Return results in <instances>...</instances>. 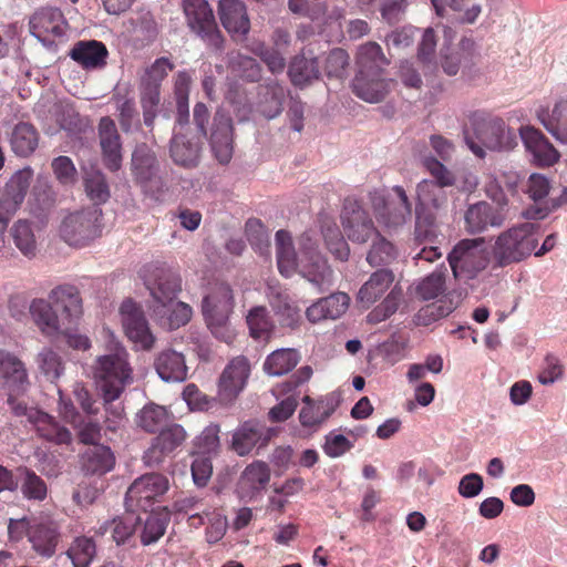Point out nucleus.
<instances>
[{"instance_id":"f257e3e1","label":"nucleus","mask_w":567,"mask_h":567,"mask_svg":"<svg viewBox=\"0 0 567 567\" xmlns=\"http://www.w3.org/2000/svg\"><path fill=\"white\" fill-rule=\"evenodd\" d=\"M102 333L107 342V352L96 357L91 373L102 400L110 402L120 399L133 382V369L128 362V352L114 333L109 328H103Z\"/></svg>"},{"instance_id":"f03ea898","label":"nucleus","mask_w":567,"mask_h":567,"mask_svg":"<svg viewBox=\"0 0 567 567\" xmlns=\"http://www.w3.org/2000/svg\"><path fill=\"white\" fill-rule=\"evenodd\" d=\"M538 245V226L533 223L514 225L499 233L492 245V259L504 268L528 258Z\"/></svg>"},{"instance_id":"7ed1b4c3","label":"nucleus","mask_w":567,"mask_h":567,"mask_svg":"<svg viewBox=\"0 0 567 567\" xmlns=\"http://www.w3.org/2000/svg\"><path fill=\"white\" fill-rule=\"evenodd\" d=\"M468 120L480 144L471 140H466V143L477 157L485 156L484 148L502 152L516 147V133L503 118L484 111H474L468 115Z\"/></svg>"},{"instance_id":"20e7f679","label":"nucleus","mask_w":567,"mask_h":567,"mask_svg":"<svg viewBox=\"0 0 567 567\" xmlns=\"http://www.w3.org/2000/svg\"><path fill=\"white\" fill-rule=\"evenodd\" d=\"M173 69L174 64L163 56L145 68L140 76L138 92L143 122L151 131H153L155 118L159 113L161 84Z\"/></svg>"},{"instance_id":"39448f33","label":"nucleus","mask_w":567,"mask_h":567,"mask_svg":"<svg viewBox=\"0 0 567 567\" xmlns=\"http://www.w3.org/2000/svg\"><path fill=\"white\" fill-rule=\"evenodd\" d=\"M60 237L73 247H84L102 234V209L97 205L68 214L59 228Z\"/></svg>"},{"instance_id":"423d86ee","label":"nucleus","mask_w":567,"mask_h":567,"mask_svg":"<svg viewBox=\"0 0 567 567\" xmlns=\"http://www.w3.org/2000/svg\"><path fill=\"white\" fill-rule=\"evenodd\" d=\"M144 284L153 299L155 315H164L165 309L182 290V279L177 271L164 264H150L143 269Z\"/></svg>"},{"instance_id":"0eeeda50","label":"nucleus","mask_w":567,"mask_h":567,"mask_svg":"<svg viewBox=\"0 0 567 567\" xmlns=\"http://www.w3.org/2000/svg\"><path fill=\"white\" fill-rule=\"evenodd\" d=\"M296 272L319 292L333 284V270L319 251L318 244L308 234L299 239V264Z\"/></svg>"},{"instance_id":"6e6552de","label":"nucleus","mask_w":567,"mask_h":567,"mask_svg":"<svg viewBox=\"0 0 567 567\" xmlns=\"http://www.w3.org/2000/svg\"><path fill=\"white\" fill-rule=\"evenodd\" d=\"M415 218L417 226L434 227L447 216L449 197L445 188L430 179L416 185Z\"/></svg>"},{"instance_id":"1a4fd4ad","label":"nucleus","mask_w":567,"mask_h":567,"mask_svg":"<svg viewBox=\"0 0 567 567\" xmlns=\"http://www.w3.org/2000/svg\"><path fill=\"white\" fill-rule=\"evenodd\" d=\"M447 259L455 278H475L486 269L489 261L485 239L480 237L461 240L449 254Z\"/></svg>"},{"instance_id":"9d476101","label":"nucleus","mask_w":567,"mask_h":567,"mask_svg":"<svg viewBox=\"0 0 567 567\" xmlns=\"http://www.w3.org/2000/svg\"><path fill=\"white\" fill-rule=\"evenodd\" d=\"M371 204L380 221L388 227H399L411 219L412 204L402 186H394L388 197L373 193Z\"/></svg>"},{"instance_id":"9b49d317","label":"nucleus","mask_w":567,"mask_h":567,"mask_svg":"<svg viewBox=\"0 0 567 567\" xmlns=\"http://www.w3.org/2000/svg\"><path fill=\"white\" fill-rule=\"evenodd\" d=\"M168 478L159 473L145 474L137 477L128 487L125 503L132 511L147 512L155 502L168 491Z\"/></svg>"},{"instance_id":"f8f14e48","label":"nucleus","mask_w":567,"mask_h":567,"mask_svg":"<svg viewBox=\"0 0 567 567\" xmlns=\"http://www.w3.org/2000/svg\"><path fill=\"white\" fill-rule=\"evenodd\" d=\"M343 233L355 244H365L378 237V230L369 213L357 202L347 199L341 213Z\"/></svg>"},{"instance_id":"ddd939ff","label":"nucleus","mask_w":567,"mask_h":567,"mask_svg":"<svg viewBox=\"0 0 567 567\" xmlns=\"http://www.w3.org/2000/svg\"><path fill=\"white\" fill-rule=\"evenodd\" d=\"M120 316L125 334L136 349L151 350L154 346L155 337L151 332L142 308L131 299H127L120 307Z\"/></svg>"},{"instance_id":"4468645a","label":"nucleus","mask_w":567,"mask_h":567,"mask_svg":"<svg viewBox=\"0 0 567 567\" xmlns=\"http://www.w3.org/2000/svg\"><path fill=\"white\" fill-rule=\"evenodd\" d=\"M183 9L188 27L203 39H208L217 49L221 45V37L212 8L206 0H184Z\"/></svg>"},{"instance_id":"2eb2a0df","label":"nucleus","mask_w":567,"mask_h":567,"mask_svg":"<svg viewBox=\"0 0 567 567\" xmlns=\"http://www.w3.org/2000/svg\"><path fill=\"white\" fill-rule=\"evenodd\" d=\"M32 179L30 169H22L11 176L0 188V223L9 225L22 205Z\"/></svg>"},{"instance_id":"dca6fc26","label":"nucleus","mask_w":567,"mask_h":567,"mask_svg":"<svg viewBox=\"0 0 567 567\" xmlns=\"http://www.w3.org/2000/svg\"><path fill=\"white\" fill-rule=\"evenodd\" d=\"M30 32L45 47H50L64 37L68 23L56 8H41L29 21Z\"/></svg>"},{"instance_id":"f3484780","label":"nucleus","mask_w":567,"mask_h":567,"mask_svg":"<svg viewBox=\"0 0 567 567\" xmlns=\"http://www.w3.org/2000/svg\"><path fill=\"white\" fill-rule=\"evenodd\" d=\"M277 434L274 427H267L257 421L241 423L233 433L230 447L239 456L249 455L255 449L268 445Z\"/></svg>"},{"instance_id":"a211bd4d","label":"nucleus","mask_w":567,"mask_h":567,"mask_svg":"<svg viewBox=\"0 0 567 567\" xmlns=\"http://www.w3.org/2000/svg\"><path fill=\"white\" fill-rule=\"evenodd\" d=\"M464 229L472 235L482 234L488 228H499L508 219L503 208H496L486 200L471 204L464 212Z\"/></svg>"},{"instance_id":"6ab92c4d","label":"nucleus","mask_w":567,"mask_h":567,"mask_svg":"<svg viewBox=\"0 0 567 567\" xmlns=\"http://www.w3.org/2000/svg\"><path fill=\"white\" fill-rule=\"evenodd\" d=\"M186 431L179 424L173 423L163 427L151 445L144 452L143 461L150 467L159 466L186 440Z\"/></svg>"},{"instance_id":"aec40b11","label":"nucleus","mask_w":567,"mask_h":567,"mask_svg":"<svg viewBox=\"0 0 567 567\" xmlns=\"http://www.w3.org/2000/svg\"><path fill=\"white\" fill-rule=\"evenodd\" d=\"M250 373V365L245 357L234 358L224 369L218 381V399L225 404H231L244 390Z\"/></svg>"},{"instance_id":"412c9836","label":"nucleus","mask_w":567,"mask_h":567,"mask_svg":"<svg viewBox=\"0 0 567 567\" xmlns=\"http://www.w3.org/2000/svg\"><path fill=\"white\" fill-rule=\"evenodd\" d=\"M132 169L135 178L147 193L161 190L164 182L157 176L158 163L154 152L146 145L140 144L132 155Z\"/></svg>"},{"instance_id":"4be33fe9","label":"nucleus","mask_w":567,"mask_h":567,"mask_svg":"<svg viewBox=\"0 0 567 567\" xmlns=\"http://www.w3.org/2000/svg\"><path fill=\"white\" fill-rule=\"evenodd\" d=\"M48 299L69 324L74 327L83 315V300L80 290L69 284L54 287L48 296Z\"/></svg>"},{"instance_id":"5701e85b","label":"nucleus","mask_w":567,"mask_h":567,"mask_svg":"<svg viewBox=\"0 0 567 567\" xmlns=\"http://www.w3.org/2000/svg\"><path fill=\"white\" fill-rule=\"evenodd\" d=\"M519 136L536 165L549 167L559 161V152L538 128L529 125L522 126Z\"/></svg>"},{"instance_id":"b1692460","label":"nucleus","mask_w":567,"mask_h":567,"mask_svg":"<svg viewBox=\"0 0 567 567\" xmlns=\"http://www.w3.org/2000/svg\"><path fill=\"white\" fill-rule=\"evenodd\" d=\"M0 386L8 392L23 393L29 386L24 363L13 353L0 349Z\"/></svg>"},{"instance_id":"393cba45","label":"nucleus","mask_w":567,"mask_h":567,"mask_svg":"<svg viewBox=\"0 0 567 567\" xmlns=\"http://www.w3.org/2000/svg\"><path fill=\"white\" fill-rule=\"evenodd\" d=\"M97 130L104 164L109 169L117 171L122 163V142L115 122L103 116Z\"/></svg>"},{"instance_id":"a878e982","label":"nucleus","mask_w":567,"mask_h":567,"mask_svg":"<svg viewBox=\"0 0 567 567\" xmlns=\"http://www.w3.org/2000/svg\"><path fill=\"white\" fill-rule=\"evenodd\" d=\"M29 310L33 322L43 334L56 337L71 329L49 299L32 300Z\"/></svg>"},{"instance_id":"bb28decb","label":"nucleus","mask_w":567,"mask_h":567,"mask_svg":"<svg viewBox=\"0 0 567 567\" xmlns=\"http://www.w3.org/2000/svg\"><path fill=\"white\" fill-rule=\"evenodd\" d=\"M210 145L215 157L220 164H227L233 157V121L223 111L214 116Z\"/></svg>"},{"instance_id":"cd10ccee","label":"nucleus","mask_w":567,"mask_h":567,"mask_svg":"<svg viewBox=\"0 0 567 567\" xmlns=\"http://www.w3.org/2000/svg\"><path fill=\"white\" fill-rule=\"evenodd\" d=\"M391 84L392 81L383 73H357L352 81V91L368 103H379L389 94Z\"/></svg>"},{"instance_id":"c85d7f7f","label":"nucleus","mask_w":567,"mask_h":567,"mask_svg":"<svg viewBox=\"0 0 567 567\" xmlns=\"http://www.w3.org/2000/svg\"><path fill=\"white\" fill-rule=\"evenodd\" d=\"M535 115L557 142L567 144V99L556 101L551 107H538Z\"/></svg>"},{"instance_id":"c756f323","label":"nucleus","mask_w":567,"mask_h":567,"mask_svg":"<svg viewBox=\"0 0 567 567\" xmlns=\"http://www.w3.org/2000/svg\"><path fill=\"white\" fill-rule=\"evenodd\" d=\"M350 297L344 292H334L313 302L306 310L307 319L317 323L323 320H336L348 310Z\"/></svg>"},{"instance_id":"7c9ffc66","label":"nucleus","mask_w":567,"mask_h":567,"mask_svg":"<svg viewBox=\"0 0 567 567\" xmlns=\"http://www.w3.org/2000/svg\"><path fill=\"white\" fill-rule=\"evenodd\" d=\"M219 19L223 27L233 35L245 37L250 29L246 6L240 0H221Z\"/></svg>"},{"instance_id":"2f4dec72","label":"nucleus","mask_w":567,"mask_h":567,"mask_svg":"<svg viewBox=\"0 0 567 567\" xmlns=\"http://www.w3.org/2000/svg\"><path fill=\"white\" fill-rule=\"evenodd\" d=\"M29 540L33 549L42 556L51 557L58 545L59 534L56 524L49 519H34L28 529Z\"/></svg>"},{"instance_id":"473e14b6","label":"nucleus","mask_w":567,"mask_h":567,"mask_svg":"<svg viewBox=\"0 0 567 567\" xmlns=\"http://www.w3.org/2000/svg\"><path fill=\"white\" fill-rule=\"evenodd\" d=\"M154 367L165 382H182L187 378L188 368L185 357L173 349L161 351L155 359Z\"/></svg>"},{"instance_id":"72a5a7b5","label":"nucleus","mask_w":567,"mask_h":567,"mask_svg":"<svg viewBox=\"0 0 567 567\" xmlns=\"http://www.w3.org/2000/svg\"><path fill=\"white\" fill-rule=\"evenodd\" d=\"M394 280L392 271L380 269L374 271L362 285L357 295V301L364 308H369L383 297Z\"/></svg>"},{"instance_id":"f704fd0d","label":"nucleus","mask_w":567,"mask_h":567,"mask_svg":"<svg viewBox=\"0 0 567 567\" xmlns=\"http://www.w3.org/2000/svg\"><path fill=\"white\" fill-rule=\"evenodd\" d=\"M16 248L27 258L32 259L39 251L35 226L28 219H18L9 229Z\"/></svg>"},{"instance_id":"c9c22d12","label":"nucleus","mask_w":567,"mask_h":567,"mask_svg":"<svg viewBox=\"0 0 567 567\" xmlns=\"http://www.w3.org/2000/svg\"><path fill=\"white\" fill-rule=\"evenodd\" d=\"M233 308V292L226 284H216L203 300L204 317L229 316Z\"/></svg>"},{"instance_id":"e433bc0d","label":"nucleus","mask_w":567,"mask_h":567,"mask_svg":"<svg viewBox=\"0 0 567 567\" xmlns=\"http://www.w3.org/2000/svg\"><path fill=\"white\" fill-rule=\"evenodd\" d=\"M30 422L34 424L39 435L48 441L56 444H68L72 440V434L66 427L59 425L53 416L42 411L31 412Z\"/></svg>"},{"instance_id":"4c0bfd02","label":"nucleus","mask_w":567,"mask_h":567,"mask_svg":"<svg viewBox=\"0 0 567 567\" xmlns=\"http://www.w3.org/2000/svg\"><path fill=\"white\" fill-rule=\"evenodd\" d=\"M70 56L85 69L97 68L105 64L107 50L95 40L79 41L70 51Z\"/></svg>"},{"instance_id":"58836bf2","label":"nucleus","mask_w":567,"mask_h":567,"mask_svg":"<svg viewBox=\"0 0 567 567\" xmlns=\"http://www.w3.org/2000/svg\"><path fill=\"white\" fill-rule=\"evenodd\" d=\"M288 74L296 86H306L320 78L318 60L312 54L297 55L290 63Z\"/></svg>"},{"instance_id":"ea45409f","label":"nucleus","mask_w":567,"mask_h":567,"mask_svg":"<svg viewBox=\"0 0 567 567\" xmlns=\"http://www.w3.org/2000/svg\"><path fill=\"white\" fill-rule=\"evenodd\" d=\"M275 240L278 269L282 276L289 278L297 270L299 255L295 251L292 239L288 231L278 230Z\"/></svg>"},{"instance_id":"a19ab883","label":"nucleus","mask_w":567,"mask_h":567,"mask_svg":"<svg viewBox=\"0 0 567 567\" xmlns=\"http://www.w3.org/2000/svg\"><path fill=\"white\" fill-rule=\"evenodd\" d=\"M357 64L358 73H383L390 61L377 42H367L358 49Z\"/></svg>"},{"instance_id":"79ce46f5","label":"nucleus","mask_w":567,"mask_h":567,"mask_svg":"<svg viewBox=\"0 0 567 567\" xmlns=\"http://www.w3.org/2000/svg\"><path fill=\"white\" fill-rule=\"evenodd\" d=\"M300 361V354L291 348L272 351L265 360L264 371L271 377H280L290 372Z\"/></svg>"},{"instance_id":"37998d69","label":"nucleus","mask_w":567,"mask_h":567,"mask_svg":"<svg viewBox=\"0 0 567 567\" xmlns=\"http://www.w3.org/2000/svg\"><path fill=\"white\" fill-rule=\"evenodd\" d=\"M39 144V134L35 127L29 123L17 124L10 135V145L18 156H29Z\"/></svg>"},{"instance_id":"c03bdc74","label":"nucleus","mask_w":567,"mask_h":567,"mask_svg":"<svg viewBox=\"0 0 567 567\" xmlns=\"http://www.w3.org/2000/svg\"><path fill=\"white\" fill-rule=\"evenodd\" d=\"M200 144L198 141L186 138L184 135L175 136L171 143L173 161L184 167H195L199 162Z\"/></svg>"},{"instance_id":"a18cd8bd","label":"nucleus","mask_w":567,"mask_h":567,"mask_svg":"<svg viewBox=\"0 0 567 567\" xmlns=\"http://www.w3.org/2000/svg\"><path fill=\"white\" fill-rule=\"evenodd\" d=\"M169 419L165 406L155 403L144 405L135 414V424L147 433H154L166 426Z\"/></svg>"},{"instance_id":"49530a36","label":"nucleus","mask_w":567,"mask_h":567,"mask_svg":"<svg viewBox=\"0 0 567 567\" xmlns=\"http://www.w3.org/2000/svg\"><path fill=\"white\" fill-rule=\"evenodd\" d=\"M246 321L251 338L262 341L270 339L275 329V323L266 307L256 306L251 308L246 316Z\"/></svg>"},{"instance_id":"de8ad7c7","label":"nucleus","mask_w":567,"mask_h":567,"mask_svg":"<svg viewBox=\"0 0 567 567\" xmlns=\"http://www.w3.org/2000/svg\"><path fill=\"white\" fill-rule=\"evenodd\" d=\"M113 101L122 131L127 134L141 128L134 99L116 93L113 95Z\"/></svg>"},{"instance_id":"09e8293b","label":"nucleus","mask_w":567,"mask_h":567,"mask_svg":"<svg viewBox=\"0 0 567 567\" xmlns=\"http://www.w3.org/2000/svg\"><path fill=\"white\" fill-rule=\"evenodd\" d=\"M83 460L84 468L92 474H105L113 468L115 463L112 451L104 445H95L89 449Z\"/></svg>"},{"instance_id":"8fccbe9b","label":"nucleus","mask_w":567,"mask_h":567,"mask_svg":"<svg viewBox=\"0 0 567 567\" xmlns=\"http://www.w3.org/2000/svg\"><path fill=\"white\" fill-rule=\"evenodd\" d=\"M270 481V468L262 461L249 464L240 476V485L250 493L264 489Z\"/></svg>"},{"instance_id":"3c124183","label":"nucleus","mask_w":567,"mask_h":567,"mask_svg":"<svg viewBox=\"0 0 567 567\" xmlns=\"http://www.w3.org/2000/svg\"><path fill=\"white\" fill-rule=\"evenodd\" d=\"M446 274L443 270H435L424 277L415 287V293L422 300L437 298L446 290Z\"/></svg>"},{"instance_id":"603ef678","label":"nucleus","mask_w":567,"mask_h":567,"mask_svg":"<svg viewBox=\"0 0 567 567\" xmlns=\"http://www.w3.org/2000/svg\"><path fill=\"white\" fill-rule=\"evenodd\" d=\"M322 236L328 250L339 260L346 261L349 258L350 249L342 233L336 224H324Z\"/></svg>"},{"instance_id":"864d4df0","label":"nucleus","mask_w":567,"mask_h":567,"mask_svg":"<svg viewBox=\"0 0 567 567\" xmlns=\"http://www.w3.org/2000/svg\"><path fill=\"white\" fill-rule=\"evenodd\" d=\"M73 567H89L96 554L94 542L87 537H78L68 549Z\"/></svg>"},{"instance_id":"5fc2aeb1","label":"nucleus","mask_w":567,"mask_h":567,"mask_svg":"<svg viewBox=\"0 0 567 567\" xmlns=\"http://www.w3.org/2000/svg\"><path fill=\"white\" fill-rule=\"evenodd\" d=\"M269 299L275 312L280 317L281 324L296 328L300 321L299 309L289 302L288 297L277 292L271 293Z\"/></svg>"},{"instance_id":"6e6d98bb","label":"nucleus","mask_w":567,"mask_h":567,"mask_svg":"<svg viewBox=\"0 0 567 567\" xmlns=\"http://www.w3.org/2000/svg\"><path fill=\"white\" fill-rule=\"evenodd\" d=\"M163 326L168 329H177L185 326L192 317V308L182 301L173 300L172 303L165 309V313L159 316L155 315Z\"/></svg>"},{"instance_id":"4d7b16f0","label":"nucleus","mask_w":567,"mask_h":567,"mask_svg":"<svg viewBox=\"0 0 567 567\" xmlns=\"http://www.w3.org/2000/svg\"><path fill=\"white\" fill-rule=\"evenodd\" d=\"M334 411L331 403L319 401L300 410L299 420L302 426L311 427L323 423Z\"/></svg>"},{"instance_id":"13d9d810","label":"nucleus","mask_w":567,"mask_h":567,"mask_svg":"<svg viewBox=\"0 0 567 567\" xmlns=\"http://www.w3.org/2000/svg\"><path fill=\"white\" fill-rule=\"evenodd\" d=\"M229 68L236 75L251 82L258 81L261 76V68L256 60L241 53L230 55Z\"/></svg>"},{"instance_id":"bf43d9fd","label":"nucleus","mask_w":567,"mask_h":567,"mask_svg":"<svg viewBox=\"0 0 567 567\" xmlns=\"http://www.w3.org/2000/svg\"><path fill=\"white\" fill-rule=\"evenodd\" d=\"M422 165L433 177L432 183H436L440 187L446 188L455 185L456 177L454 173L447 168L441 161L432 155L422 158Z\"/></svg>"},{"instance_id":"052dcab7","label":"nucleus","mask_w":567,"mask_h":567,"mask_svg":"<svg viewBox=\"0 0 567 567\" xmlns=\"http://www.w3.org/2000/svg\"><path fill=\"white\" fill-rule=\"evenodd\" d=\"M372 239L373 244L367 256V261L372 267L389 264L394 259L395 250L390 241L379 235Z\"/></svg>"},{"instance_id":"680f3d73","label":"nucleus","mask_w":567,"mask_h":567,"mask_svg":"<svg viewBox=\"0 0 567 567\" xmlns=\"http://www.w3.org/2000/svg\"><path fill=\"white\" fill-rule=\"evenodd\" d=\"M85 190L87 196L96 204L105 203L110 197L105 177L99 171H92L86 174Z\"/></svg>"},{"instance_id":"e2e57ef3","label":"nucleus","mask_w":567,"mask_h":567,"mask_svg":"<svg viewBox=\"0 0 567 567\" xmlns=\"http://www.w3.org/2000/svg\"><path fill=\"white\" fill-rule=\"evenodd\" d=\"M219 426L208 425L196 439L197 455L208 456L216 454L219 450Z\"/></svg>"},{"instance_id":"0e129e2a","label":"nucleus","mask_w":567,"mask_h":567,"mask_svg":"<svg viewBox=\"0 0 567 567\" xmlns=\"http://www.w3.org/2000/svg\"><path fill=\"white\" fill-rule=\"evenodd\" d=\"M21 492L28 499L43 501L48 494V487L44 481L34 472L25 470L21 483Z\"/></svg>"},{"instance_id":"69168bd1","label":"nucleus","mask_w":567,"mask_h":567,"mask_svg":"<svg viewBox=\"0 0 567 567\" xmlns=\"http://www.w3.org/2000/svg\"><path fill=\"white\" fill-rule=\"evenodd\" d=\"M39 365L43 374L51 381L59 379L64 371L61 357L51 349H44L39 353Z\"/></svg>"},{"instance_id":"338daca9","label":"nucleus","mask_w":567,"mask_h":567,"mask_svg":"<svg viewBox=\"0 0 567 567\" xmlns=\"http://www.w3.org/2000/svg\"><path fill=\"white\" fill-rule=\"evenodd\" d=\"M551 189V181L544 174L533 173L527 178L525 193L535 203L545 199Z\"/></svg>"},{"instance_id":"774afa93","label":"nucleus","mask_w":567,"mask_h":567,"mask_svg":"<svg viewBox=\"0 0 567 567\" xmlns=\"http://www.w3.org/2000/svg\"><path fill=\"white\" fill-rule=\"evenodd\" d=\"M166 524V519L157 514L152 513L147 515L141 535L142 544L147 546L157 542L164 535Z\"/></svg>"}]
</instances>
